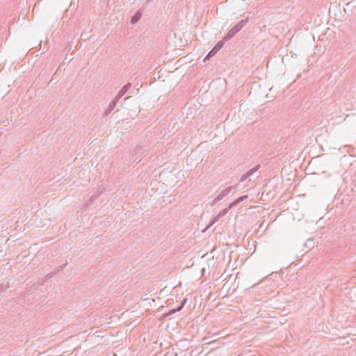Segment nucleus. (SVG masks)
Wrapping results in <instances>:
<instances>
[{"mask_svg": "<svg viewBox=\"0 0 356 356\" xmlns=\"http://www.w3.org/2000/svg\"><path fill=\"white\" fill-rule=\"evenodd\" d=\"M222 45H223L222 42H218V44L209 53L207 56L209 57V56H211L214 55L216 53H217L220 49V48L222 47Z\"/></svg>", "mask_w": 356, "mask_h": 356, "instance_id": "obj_1", "label": "nucleus"}, {"mask_svg": "<svg viewBox=\"0 0 356 356\" xmlns=\"http://www.w3.org/2000/svg\"><path fill=\"white\" fill-rule=\"evenodd\" d=\"M183 305H184V303H183V304H182V305H181L180 307H179L177 309H173V310L170 311V312H169V313H168V314H171L175 313V312H177V311H179V310L182 308Z\"/></svg>", "mask_w": 356, "mask_h": 356, "instance_id": "obj_2", "label": "nucleus"}, {"mask_svg": "<svg viewBox=\"0 0 356 356\" xmlns=\"http://www.w3.org/2000/svg\"><path fill=\"white\" fill-rule=\"evenodd\" d=\"M243 198V197L238 198L234 204H236V203L239 202Z\"/></svg>", "mask_w": 356, "mask_h": 356, "instance_id": "obj_3", "label": "nucleus"}, {"mask_svg": "<svg viewBox=\"0 0 356 356\" xmlns=\"http://www.w3.org/2000/svg\"><path fill=\"white\" fill-rule=\"evenodd\" d=\"M137 20H138V19H135V17H134V18L132 19V21H134V22H136Z\"/></svg>", "mask_w": 356, "mask_h": 356, "instance_id": "obj_4", "label": "nucleus"}]
</instances>
